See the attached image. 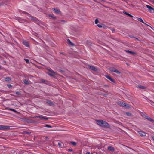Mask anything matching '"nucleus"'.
Wrapping results in <instances>:
<instances>
[{
  "mask_svg": "<svg viewBox=\"0 0 154 154\" xmlns=\"http://www.w3.org/2000/svg\"><path fill=\"white\" fill-rule=\"evenodd\" d=\"M20 13L21 14H25L26 15H27L30 19H31L33 20L37 21V18H36V17H33L31 16L28 13H26V12H24L22 11H20Z\"/></svg>",
  "mask_w": 154,
  "mask_h": 154,
  "instance_id": "nucleus-1",
  "label": "nucleus"
},
{
  "mask_svg": "<svg viewBox=\"0 0 154 154\" xmlns=\"http://www.w3.org/2000/svg\"><path fill=\"white\" fill-rule=\"evenodd\" d=\"M10 129V126L0 125V130Z\"/></svg>",
  "mask_w": 154,
  "mask_h": 154,
  "instance_id": "nucleus-2",
  "label": "nucleus"
},
{
  "mask_svg": "<svg viewBox=\"0 0 154 154\" xmlns=\"http://www.w3.org/2000/svg\"><path fill=\"white\" fill-rule=\"evenodd\" d=\"M109 70L112 72L116 73L118 74H120V72H119L118 70L116 69L115 68L111 67L109 68Z\"/></svg>",
  "mask_w": 154,
  "mask_h": 154,
  "instance_id": "nucleus-3",
  "label": "nucleus"
},
{
  "mask_svg": "<svg viewBox=\"0 0 154 154\" xmlns=\"http://www.w3.org/2000/svg\"><path fill=\"white\" fill-rule=\"evenodd\" d=\"M102 122L103 123H102V127L107 128H109V124L103 120V121H102Z\"/></svg>",
  "mask_w": 154,
  "mask_h": 154,
  "instance_id": "nucleus-4",
  "label": "nucleus"
},
{
  "mask_svg": "<svg viewBox=\"0 0 154 154\" xmlns=\"http://www.w3.org/2000/svg\"><path fill=\"white\" fill-rule=\"evenodd\" d=\"M137 132L141 136L143 137L146 136V134L144 132L140 131H137Z\"/></svg>",
  "mask_w": 154,
  "mask_h": 154,
  "instance_id": "nucleus-5",
  "label": "nucleus"
},
{
  "mask_svg": "<svg viewBox=\"0 0 154 154\" xmlns=\"http://www.w3.org/2000/svg\"><path fill=\"white\" fill-rule=\"evenodd\" d=\"M22 42L23 44L24 45L26 46L27 47H29L28 42L27 41L23 40L22 41Z\"/></svg>",
  "mask_w": 154,
  "mask_h": 154,
  "instance_id": "nucleus-6",
  "label": "nucleus"
},
{
  "mask_svg": "<svg viewBox=\"0 0 154 154\" xmlns=\"http://www.w3.org/2000/svg\"><path fill=\"white\" fill-rule=\"evenodd\" d=\"M146 7L148 8L149 11V12H151L153 10H154L149 5H146Z\"/></svg>",
  "mask_w": 154,
  "mask_h": 154,
  "instance_id": "nucleus-7",
  "label": "nucleus"
},
{
  "mask_svg": "<svg viewBox=\"0 0 154 154\" xmlns=\"http://www.w3.org/2000/svg\"><path fill=\"white\" fill-rule=\"evenodd\" d=\"M118 104L120 106H122V107H126V104L123 103L122 102H119L118 103Z\"/></svg>",
  "mask_w": 154,
  "mask_h": 154,
  "instance_id": "nucleus-8",
  "label": "nucleus"
},
{
  "mask_svg": "<svg viewBox=\"0 0 154 154\" xmlns=\"http://www.w3.org/2000/svg\"><path fill=\"white\" fill-rule=\"evenodd\" d=\"M16 19L20 23H23L25 21L24 20L22 19L20 17H17Z\"/></svg>",
  "mask_w": 154,
  "mask_h": 154,
  "instance_id": "nucleus-9",
  "label": "nucleus"
},
{
  "mask_svg": "<svg viewBox=\"0 0 154 154\" xmlns=\"http://www.w3.org/2000/svg\"><path fill=\"white\" fill-rule=\"evenodd\" d=\"M102 121H103V120H97V124L101 126L102 127Z\"/></svg>",
  "mask_w": 154,
  "mask_h": 154,
  "instance_id": "nucleus-10",
  "label": "nucleus"
},
{
  "mask_svg": "<svg viewBox=\"0 0 154 154\" xmlns=\"http://www.w3.org/2000/svg\"><path fill=\"white\" fill-rule=\"evenodd\" d=\"M106 78H107L110 81H111L112 82H114V80L110 76L108 75L106 76Z\"/></svg>",
  "mask_w": 154,
  "mask_h": 154,
  "instance_id": "nucleus-11",
  "label": "nucleus"
},
{
  "mask_svg": "<svg viewBox=\"0 0 154 154\" xmlns=\"http://www.w3.org/2000/svg\"><path fill=\"white\" fill-rule=\"evenodd\" d=\"M54 12L57 14H60V11L57 9H54Z\"/></svg>",
  "mask_w": 154,
  "mask_h": 154,
  "instance_id": "nucleus-12",
  "label": "nucleus"
},
{
  "mask_svg": "<svg viewBox=\"0 0 154 154\" xmlns=\"http://www.w3.org/2000/svg\"><path fill=\"white\" fill-rule=\"evenodd\" d=\"M89 68L90 69L94 71H96L97 70L96 68L93 66H90Z\"/></svg>",
  "mask_w": 154,
  "mask_h": 154,
  "instance_id": "nucleus-13",
  "label": "nucleus"
},
{
  "mask_svg": "<svg viewBox=\"0 0 154 154\" xmlns=\"http://www.w3.org/2000/svg\"><path fill=\"white\" fill-rule=\"evenodd\" d=\"M41 119L42 120H47L48 119V118L46 116H41Z\"/></svg>",
  "mask_w": 154,
  "mask_h": 154,
  "instance_id": "nucleus-14",
  "label": "nucleus"
},
{
  "mask_svg": "<svg viewBox=\"0 0 154 154\" xmlns=\"http://www.w3.org/2000/svg\"><path fill=\"white\" fill-rule=\"evenodd\" d=\"M23 82L26 85H28L29 84V81L26 79H25L23 80Z\"/></svg>",
  "mask_w": 154,
  "mask_h": 154,
  "instance_id": "nucleus-15",
  "label": "nucleus"
},
{
  "mask_svg": "<svg viewBox=\"0 0 154 154\" xmlns=\"http://www.w3.org/2000/svg\"><path fill=\"white\" fill-rule=\"evenodd\" d=\"M108 149L110 151H114V148L111 146H108Z\"/></svg>",
  "mask_w": 154,
  "mask_h": 154,
  "instance_id": "nucleus-16",
  "label": "nucleus"
},
{
  "mask_svg": "<svg viewBox=\"0 0 154 154\" xmlns=\"http://www.w3.org/2000/svg\"><path fill=\"white\" fill-rule=\"evenodd\" d=\"M137 19L139 21L143 23H144V22L143 21L141 17H137Z\"/></svg>",
  "mask_w": 154,
  "mask_h": 154,
  "instance_id": "nucleus-17",
  "label": "nucleus"
},
{
  "mask_svg": "<svg viewBox=\"0 0 154 154\" xmlns=\"http://www.w3.org/2000/svg\"><path fill=\"white\" fill-rule=\"evenodd\" d=\"M126 52L127 53H129L130 54H135V53L132 52V51H126Z\"/></svg>",
  "mask_w": 154,
  "mask_h": 154,
  "instance_id": "nucleus-18",
  "label": "nucleus"
},
{
  "mask_svg": "<svg viewBox=\"0 0 154 154\" xmlns=\"http://www.w3.org/2000/svg\"><path fill=\"white\" fill-rule=\"evenodd\" d=\"M124 13L126 15L128 16H129L131 17H133V16L131 15L130 14H129V13H128L126 12H124Z\"/></svg>",
  "mask_w": 154,
  "mask_h": 154,
  "instance_id": "nucleus-19",
  "label": "nucleus"
},
{
  "mask_svg": "<svg viewBox=\"0 0 154 154\" xmlns=\"http://www.w3.org/2000/svg\"><path fill=\"white\" fill-rule=\"evenodd\" d=\"M137 88H140V89H144L145 88L144 86L141 85H138L137 86Z\"/></svg>",
  "mask_w": 154,
  "mask_h": 154,
  "instance_id": "nucleus-20",
  "label": "nucleus"
},
{
  "mask_svg": "<svg viewBox=\"0 0 154 154\" xmlns=\"http://www.w3.org/2000/svg\"><path fill=\"white\" fill-rule=\"evenodd\" d=\"M67 41L68 42V43L70 44L71 45H74V44L71 42L69 39H67Z\"/></svg>",
  "mask_w": 154,
  "mask_h": 154,
  "instance_id": "nucleus-21",
  "label": "nucleus"
},
{
  "mask_svg": "<svg viewBox=\"0 0 154 154\" xmlns=\"http://www.w3.org/2000/svg\"><path fill=\"white\" fill-rule=\"evenodd\" d=\"M5 80L6 81H9L10 80V77H7L4 78Z\"/></svg>",
  "mask_w": 154,
  "mask_h": 154,
  "instance_id": "nucleus-22",
  "label": "nucleus"
},
{
  "mask_svg": "<svg viewBox=\"0 0 154 154\" xmlns=\"http://www.w3.org/2000/svg\"><path fill=\"white\" fill-rule=\"evenodd\" d=\"M47 103L49 104V105H52L53 104V103H52V102H51L50 101H48L47 102Z\"/></svg>",
  "mask_w": 154,
  "mask_h": 154,
  "instance_id": "nucleus-23",
  "label": "nucleus"
},
{
  "mask_svg": "<svg viewBox=\"0 0 154 154\" xmlns=\"http://www.w3.org/2000/svg\"><path fill=\"white\" fill-rule=\"evenodd\" d=\"M149 103L153 106H154V102L151 100H150Z\"/></svg>",
  "mask_w": 154,
  "mask_h": 154,
  "instance_id": "nucleus-24",
  "label": "nucleus"
},
{
  "mask_svg": "<svg viewBox=\"0 0 154 154\" xmlns=\"http://www.w3.org/2000/svg\"><path fill=\"white\" fill-rule=\"evenodd\" d=\"M142 116L144 118H145L146 119H147V118L149 116H148L146 115H145L144 114H143V115H142Z\"/></svg>",
  "mask_w": 154,
  "mask_h": 154,
  "instance_id": "nucleus-25",
  "label": "nucleus"
},
{
  "mask_svg": "<svg viewBox=\"0 0 154 154\" xmlns=\"http://www.w3.org/2000/svg\"><path fill=\"white\" fill-rule=\"evenodd\" d=\"M147 119L150 121H153L152 119L151 118L149 117H148L147 118Z\"/></svg>",
  "mask_w": 154,
  "mask_h": 154,
  "instance_id": "nucleus-26",
  "label": "nucleus"
},
{
  "mask_svg": "<svg viewBox=\"0 0 154 154\" xmlns=\"http://www.w3.org/2000/svg\"><path fill=\"white\" fill-rule=\"evenodd\" d=\"M126 114L128 116H131V114L129 112H126Z\"/></svg>",
  "mask_w": 154,
  "mask_h": 154,
  "instance_id": "nucleus-27",
  "label": "nucleus"
},
{
  "mask_svg": "<svg viewBox=\"0 0 154 154\" xmlns=\"http://www.w3.org/2000/svg\"><path fill=\"white\" fill-rule=\"evenodd\" d=\"M15 152V151L14 150L12 149L11 151H10V153L12 154H13Z\"/></svg>",
  "mask_w": 154,
  "mask_h": 154,
  "instance_id": "nucleus-28",
  "label": "nucleus"
},
{
  "mask_svg": "<svg viewBox=\"0 0 154 154\" xmlns=\"http://www.w3.org/2000/svg\"><path fill=\"white\" fill-rule=\"evenodd\" d=\"M4 3L3 2H0V7L2 5H3Z\"/></svg>",
  "mask_w": 154,
  "mask_h": 154,
  "instance_id": "nucleus-29",
  "label": "nucleus"
},
{
  "mask_svg": "<svg viewBox=\"0 0 154 154\" xmlns=\"http://www.w3.org/2000/svg\"><path fill=\"white\" fill-rule=\"evenodd\" d=\"M71 143L73 145H75L76 144V143L75 142H71Z\"/></svg>",
  "mask_w": 154,
  "mask_h": 154,
  "instance_id": "nucleus-30",
  "label": "nucleus"
},
{
  "mask_svg": "<svg viewBox=\"0 0 154 154\" xmlns=\"http://www.w3.org/2000/svg\"><path fill=\"white\" fill-rule=\"evenodd\" d=\"M98 20L97 19H96L95 20V24H97V23H98Z\"/></svg>",
  "mask_w": 154,
  "mask_h": 154,
  "instance_id": "nucleus-31",
  "label": "nucleus"
},
{
  "mask_svg": "<svg viewBox=\"0 0 154 154\" xmlns=\"http://www.w3.org/2000/svg\"><path fill=\"white\" fill-rule=\"evenodd\" d=\"M26 62V63H29V60L28 59H25Z\"/></svg>",
  "mask_w": 154,
  "mask_h": 154,
  "instance_id": "nucleus-32",
  "label": "nucleus"
},
{
  "mask_svg": "<svg viewBox=\"0 0 154 154\" xmlns=\"http://www.w3.org/2000/svg\"><path fill=\"white\" fill-rule=\"evenodd\" d=\"M97 26L99 28H101L102 27V26H101V25L100 24H97Z\"/></svg>",
  "mask_w": 154,
  "mask_h": 154,
  "instance_id": "nucleus-33",
  "label": "nucleus"
},
{
  "mask_svg": "<svg viewBox=\"0 0 154 154\" xmlns=\"http://www.w3.org/2000/svg\"><path fill=\"white\" fill-rule=\"evenodd\" d=\"M10 110L14 111L16 112H17L16 111H15L14 109H12L10 108Z\"/></svg>",
  "mask_w": 154,
  "mask_h": 154,
  "instance_id": "nucleus-34",
  "label": "nucleus"
},
{
  "mask_svg": "<svg viewBox=\"0 0 154 154\" xmlns=\"http://www.w3.org/2000/svg\"><path fill=\"white\" fill-rule=\"evenodd\" d=\"M45 127H48V128L51 127V126H50L49 125H45Z\"/></svg>",
  "mask_w": 154,
  "mask_h": 154,
  "instance_id": "nucleus-35",
  "label": "nucleus"
},
{
  "mask_svg": "<svg viewBox=\"0 0 154 154\" xmlns=\"http://www.w3.org/2000/svg\"><path fill=\"white\" fill-rule=\"evenodd\" d=\"M41 116H37L36 117V118H40L41 119Z\"/></svg>",
  "mask_w": 154,
  "mask_h": 154,
  "instance_id": "nucleus-36",
  "label": "nucleus"
},
{
  "mask_svg": "<svg viewBox=\"0 0 154 154\" xmlns=\"http://www.w3.org/2000/svg\"><path fill=\"white\" fill-rule=\"evenodd\" d=\"M50 71L52 73H54V71L52 70H50Z\"/></svg>",
  "mask_w": 154,
  "mask_h": 154,
  "instance_id": "nucleus-37",
  "label": "nucleus"
},
{
  "mask_svg": "<svg viewBox=\"0 0 154 154\" xmlns=\"http://www.w3.org/2000/svg\"><path fill=\"white\" fill-rule=\"evenodd\" d=\"M16 94H19L20 93L19 92H16Z\"/></svg>",
  "mask_w": 154,
  "mask_h": 154,
  "instance_id": "nucleus-38",
  "label": "nucleus"
},
{
  "mask_svg": "<svg viewBox=\"0 0 154 154\" xmlns=\"http://www.w3.org/2000/svg\"><path fill=\"white\" fill-rule=\"evenodd\" d=\"M58 144L59 146H60L61 145V143H58Z\"/></svg>",
  "mask_w": 154,
  "mask_h": 154,
  "instance_id": "nucleus-39",
  "label": "nucleus"
},
{
  "mask_svg": "<svg viewBox=\"0 0 154 154\" xmlns=\"http://www.w3.org/2000/svg\"><path fill=\"white\" fill-rule=\"evenodd\" d=\"M7 86L9 88H10V84H8L7 85Z\"/></svg>",
  "mask_w": 154,
  "mask_h": 154,
  "instance_id": "nucleus-40",
  "label": "nucleus"
},
{
  "mask_svg": "<svg viewBox=\"0 0 154 154\" xmlns=\"http://www.w3.org/2000/svg\"><path fill=\"white\" fill-rule=\"evenodd\" d=\"M90 153L89 152H87L86 153V154H90Z\"/></svg>",
  "mask_w": 154,
  "mask_h": 154,
  "instance_id": "nucleus-41",
  "label": "nucleus"
},
{
  "mask_svg": "<svg viewBox=\"0 0 154 154\" xmlns=\"http://www.w3.org/2000/svg\"><path fill=\"white\" fill-rule=\"evenodd\" d=\"M152 139H153V140H154V137H152Z\"/></svg>",
  "mask_w": 154,
  "mask_h": 154,
  "instance_id": "nucleus-42",
  "label": "nucleus"
},
{
  "mask_svg": "<svg viewBox=\"0 0 154 154\" xmlns=\"http://www.w3.org/2000/svg\"><path fill=\"white\" fill-rule=\"evenodd\" d=\"M69 151H71V150L70 149H69Z\"/></svg>",
  "mask_w": 154,
  "mask_h": 154,
  "instance_id": "nucleus-43",
  "label": "nucleus"
},
{
  "mask_svg": "<svg viewBox=\"0 0 154 154\" xmlns=\"http://www.w3.org/2000/svg\"><path fill=\"white\" fill-rule=\"evenodd\" d=\"M42 81H44V80H43Z\"/></svg>",
  "mask_w": 154,
  "mask_h": 154,
  "instance_id": "nucleus-44",
  "label": "nucleus"
},
{
  "mask_svg": "<svg viewBox=\"0 0 154 154\" xmlns=\"http://www.w3.org/2000/svg\"><path fill=\"white\" fill-rule=\"evenodd\" d=\"M1 66H0V68H1Z\"/></svg>",
  "mask_w": 154,
  "mask_h": 154,
  "instance_id": "nucleus-45",
  "label": "nucleus"
}]
</instances>
